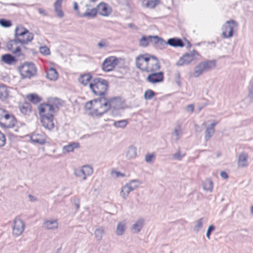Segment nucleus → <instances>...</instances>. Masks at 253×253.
Masks as SVG:
<instances>
[{
	"instance_id": "obj_55",
	"label": "nucleus",
	"mask_w": 253,
	"mask_h": 253,
	"mask_svg": "<svg viewBox=\"0 0 253 253\" xmlns=\"http://www.w3.org/2000/svg\"><path fill=\"white\" fill-rule=\"evenodd\" d=\"M5 141L6 139L4 135L0 131V147L5 145Z\"/></svg>"
},
{
	"instance_id": "obj_1",
	"label": "nucleus",
	"mask_w": 253,
	"mask_h": 253,
	"mask_svg": "<svg viewBox=\"0 0 253 253\" xmlns=\"http://www.w3.org/2000/svg\"><path fill=\"white\" fill-rule=\"evenodd\" d=\"M135 63L137 68L149 73L157 71L160 68V63L157 58L148 54L137 56L135 58Z\"/></svg>"
},
{
	"instance_id": "obj_25",
	"label": "nucleus",
	"mask_w": 253,
	"mask_h": 253,
	"mask_svg": "<svg viewBox=\"0 0 253 253\" xmlns=\"http://www.w3.org/2000/svg\"><path fill=\"white\" fill-rule=\"evenodd\" d=\"M182 133V130L181 125H177L174 129L173 132L171 134L172 140L177 142L180 138Z\"/></svg>"
},
{
	"instance_id": "obj_18",
	"label": "nucleus",
	"mask_w": 253,
	"mask_h": 253,
	"mask_svg": "<svg viewBox=\"0 0 253 253\" xmlns=\"http://www.w3.org/2000/svg\"><path fill=\"white\" fill-rule=\"evenodd\" d=\"M47 103L53 108L55 113L63 105V101L57 97L48 98Z\"/></svg>"
},
{
	"instance_id": "obj_54",
	"label": "nucleus",
	"mask_w": 253,
	"mask_h": 253,
	"mask_svg": "<svg viewBox=\"0 0 253 253\" xmlns=\"http://www.w3.org/2000/svg\"><path fill=\"white\" fill-rule=\"evenodd\" d=\"M215 230V227L213 225H210L208 228L206 233V236L208 239H210V235L212 232Z\"/></svg>"
},
{
	"instance_id": "obj_45",
	"label": "nucleus",
	"mask_w": 253,
	"mask_h": 253,
	"mask_svg": "<svg viewBox=\"0 0 253 253\" xmlns=\"http://www.w3.org/2000/svg\"><path fill=\"white\" fill-rule=\"evenodd\" d=\"M185 155V153H182L179 150H178L172 155V158L175 160L181 161Z\"/></svg>"
},
{
	"instance_id": "obj_51",
	"label": "nucleus",
	"mask_w": 253,
	"mask_h": 253,
	"mask_svg": "<svg viewBox=\"0 0 253 253\" xmlns=\"http://www.w3.org/2000/svg\"><path fill=\"white\" fill-rule=\"evenodd\" d=\"M111 174V176L114 178H117L120 177H123L125 176V173H121V172L116 171V170L112 171Z\"/></svg>"
},
{
	"instance_id": "obj_37",
	"label": "nucleus",
	"mask_w": 253,
	"mask_h": 253,
	"mask_svg": "<svg viewBox=\"0 0 253 253\" xmlns=\"http://www.w3.org/2000/svg\"><path fill=\"white\" fill-rule=\"evenodd\" d=\"M26 98L29 101L34 104H37L42 100L41 98L35 93L28 94L26 96Z\"/></svg>"
},
{
	"instance_id": "obj_61",
	"label": "nucleus",
	"mask_w": 253,
	"mask_h": 253,
	"mask_svg": "<svg viewBox=\"0 0 253 253\" xmlns=\"http://www.w3.org/2000/svg\"><path fill=\"white\" fill-rule=\"evenodd\" d=\"M148 81L152 84H154L157 83L161 82L163 81V80H148Z\"/></svg>"
},
{
	"instance_id": "obj_48",
	"label": "nucleus",
	"mask_w": 253,
	"mask_h": 253,
	"mask_svg": "<svg viewBox=\"0 0 253 253\" xmlns=\"http://www.w3.org/2000/svg\"><path fill=\"white\" fill-rule=\"evenodd\" d=\"M150 38H149V36L148 37H146L145 36L142 37L139 40V45L141 46H146L148 45Z\"/></svg>"
},
{
	"instance_id": "obj_32",
	"label": "nucleus",
	"mask_w": 253,
	"mask_h": 253,
	"mask_svg": "<svg viewBox=\"0 0 253 253\" xmlns=\"http://www.w3.org/2000/svg\"><path fill=\"white\" fill-rule=\"evenodd\" d=\"M159 3V0H142V3L145 7L154 8Z\"/></svg>"
},
{
	"instance_id": "obj_6",
	"label": "nucleus",
	"mask_w": 253,
	"mask_h": 253,
	"mask_svg": "<svg viewBox=\"0 0 253 253\" xmlns=\"http://www.w3.org/2000/svg\"><path fill=\"white\" fill-rule=\"evenodd\" d=\"M19 73L23 78H31L36 75L37 69L31 62H25L18 67Z\"/></svg>"
},
{
	"instance_id": "obj_11",
	"label": "nucleus",
	"mask_w": 253,
	"mask_h": 253,
	"mask_svg": "<svg viewBox=\"0 0 253 253\" xmlns=\"http://www.w3.org/2000/svg\"><path fill=\"white\" fill-rule=\"evenodd\" d=\"M40 117L54 116V109L47 103H42L38 107Z\"/></svg>"
},
{
	"instance_id": "obj_38",
	"label": "nucleus",
	"mask_w": 253,
	"mask_h": 253,
	"mask_svg": "<svg viewBox=\"0 0 253 253\" xmlns=\"http://www.w3.org/2000/svg\"><path fill=\"white\" fill-rule=\"evenodd\" d=\"M1 60L4 63L8 65H11L15 62L14 58L11 55L4 54L1 56Z\"/></svg>"
},
{
	"instance_id": "obj_43",
	"label": "nucleus",
	"mask_w": 253,
	"mask_h": 253,
	"mask_svg": "<svg viewBox=\"0 0 253 253\" xmlns=\"http://www.w3.org/2000/svg\"><path fill=\"white\" fill-rule=\"evenodd\" d=\"M20 110L22 113L27 115L31 112V106L29 104L26 103L20 107Z\"/></svg>"
},
{
	"instance_id": "obj_26",
	"label": "nucleus",
	"mask_w": 253,
	"mask_h": 253,
	"mask_svg": "<svg viewBox=\"0 0 253 253\" xmlns=\"http://www.w3.org/2000/svg\"><path fill=\"white\" fill-rule=\"evenodd\" d=\"M166 44H169L170 46L174 47H182L184 46V44L182 41L180 39L176 38L169 39L167 41Z\"/></svg>"
},
{
	"instance_id": "obj_49",
	"label": "nucleus",
	"mask_w": 253,
	"mask_h": 253,
	"mask_svg": "<svg viewBox=\"0 0 253 253\" xmlns=\"http://www.w3.org/2000/svg\"><path fill=\"white\" fill-rule=\"evenodd\" d=\"M155 96V92L150 89L145 91L144 97L146 100H150Z\"/></svg>"
},
{
	"instance_id": "obj_15",
	"label": "nucleus",
	"mask_w": 253,
	"mask_h": 253,
	"mask_svg": "<svg viewBox=\"0 0 253 253\" xmlns=\"http://www.w3.org/2000/svg\"><path fill=\"white\" fill-rule=\"evenodd\" d=\"M97 11L100 15L106 17L110 14L112 9L106 3L101 2L97 6Z\"/></svg>"
},
{
	"instance_id": "obj_56",
	"label": "nucleus",
	"mask_w": 253,
	"mask_h": 253,
	"mask_svg": "<svg viewBox=\"0 0 253 253\" xmlns=\"http://www.w3.org/2000/svg\"><path fill=\"white\" fill-rule=\"evenodd\" d=\"M194 108L193 104H189L185 107V110L187 112L191 113L194 110Z\"/></svg>"
},
{
	"instance_id": "obj_5",
	"label": "nucleus",
	"mask_w": 253,
	"mask_h": 253,
	"mask_svg": "<svg viewBox=\"0 0 253 253\" xmlns=\"http://www.w3.org/2000/svg\"><path fill=\"white\" fill-rule=\"evenodd\" d=\"M89 84V88L96 95H103L106 92L108 84L106 80H93Z\"/></svg>"
},
{
	"instance_id": "obj_13",
	"label": "nucleus",
	"mask_w": 253,
	"mask_h": 253,
	"mask_svg": "<svg viewBox=\"0 0 253 253\" xmlns=\"http://www.w3.org/2000/svg\"><path fill=\"white\" fill-rule=\"evenodd\" d=\"M145 224V220L139 218L134 221L130 227V231L132 234H137L141 231Z\"/></svg>"
},
{
	"instance_id": "obj_64",
	"label": "nucleus",
	"mask_w": 253,
	"mask_h": 253,
	"mask_svg": "<svg viewBox=\"0 0 253 253\" xmlns=\"http://www.w3.org/2000/svg\"><path fill=\"white\" fill-rule=\"evenodd\" d=\"M74 9L76 10H78V4H77V2H75L74 3Z\"/></svg>"
},
{
	"instance_id": "obj_63",
	"label": "nucleus",
	"mask_w": 253,
	"mask_h": 253,
	"mask_svg": "<svg viewBox=\"0 0 253 253\" xmlns=\"http://www.w3.org/2000/svg\"><path fill=\"white\" fill-rule=\"evenodd\" d=\"M28 196L30 199V200L32 202L35 201L37 200V199L35 197H34V196H33L31 195H29Z\"/></svg>"
},
{
	"instance_id": "obj_57",
	"label": "nucleus",
	"mask_w": 253,
	"mask_h": 253,
	"mask_svg": "<svg viewBox=\"0 0 253 253\" xmlns=\"http://www.w3.org/2000/svg\"><path fill=\"white\" fill-rule=\"evenodd\" d=\"M92 76L90 73H86L80 76V78L83 79H91Z\"/></svg>"
},
{
	"instance_id": "obj_7",
	"label": "nucleus",
	"mask_w": 253,
	"mask_h": 253,
	"mask_svg": "<svg viewBox=\"0 0 253 253\" xmlns=\"http://www.w3.org/2000/svg\"><path fill=\"white\" fill-rule=\"evenodd\" d=\"M199 54L195 50H192L183 55L176 62L178 66H183L189 64L192 62L200 59Z\"/></svg>"
},
{
	"instance_id": "obj_53",
	"label": "nucleus",
	"mask_w": 253,
	"mask_h": 253,
	"mask_svg": "<svg viewBox=\"0 0 253 253\" xmlns=\"http://www.w3.org/2000/svg\"><path fill=\"white\" fill-rule=\"evenodd\" d=\"M155 155L154 154H147L145 157V161L147 163H152L155 158Z\"/></svg>"
},
{
	"instance_id": "obj_27",
	"label": "nucleus",
	"mask_w": 253,
	"mask_h": 253,
	"mask_svg": "<svg viewBox=\"0 0 253 253\" xmlns=\"http://www.w3.org/2000/svg\"><path fill=\"white\" fill-rule=\"evenodd\" d=\"M202 187L204 191L211 193L213 191V183L211 179H206L202 183Z\"/></svg>"
},
{
	"instance_id": "obj_14",
	"label": "nucleus",
	"mask_w": 253,
	"mask_h": 253,
	"mask_svg": "<svg viewBox=\"0 0 253 253\" xmlns=\"http://www.w3.org/2000/svg\"><path fill=\"white\" fill-rule=\"evenodd\" d=\"M248 154L245 152H242L239 154L237 159V166L239 168H244L248 167Z\"/></svg>"
},
{
	"instance_id": "obj_59",
	"label": "nucleus",
	"mask_w": 253,
	"mask_h": 253,
	"mask_svg": "<svg viewBox=\"0 0 253 253\" xmlns=\"http://www.w3.org/2000/svg\"><path fill=\"white\" fill-rule=\"evenodd\" d=\"M220 175L222 178L224 179H227L228 177L227 173L223 171H222L220 172Z\"/></svg>"
},
{
	"instance_id": "obj_50",
	"label": "nucleus",
	"mask_w": 253,
	"mask_h": 253,
	"mask_svg": "<svg viewBox=\"0 0 253 253\" xmlns=\"http://www.w3.org/2000/svg\"><path fill=\"white\" fill-rule=\"evenodd\" d=\"M40 52L42 55L48 56L50 54L49 49L46 46H42L39 48Z\"/></svg>"
},
{
	"instance_id": "obj_58",
	"label": "nucleus",
	"mask_w": 253,
	"mask_h": 253,
	"mask_svg": "<svg viewBox=\"0 0 253 253\" xmlns=\"http://www.w3.org/2000/svg\"><path fill=\"white\" fill-rule=\"evenodd\" d=\"M4 114H7L4 110L0 109V122H2L4 120Z\"/></svg>"
},
{
	"instance_id": "obj_19",
	"label": "nucleus",
	"mask_w": 253,
	"mask_h": 253,
	"mask_svg": "<svg viewBox=\"0 0 253 253\" xmlns=\"http://www.w3.org/2000/svg\"><path fill=\"white\" fill-rule=\"evenodd\" d=\"M16 121L14 117L8 114H4V120L0 122V124L3 127H12L15 125Z\"/></svg>"
},
{
	"instance_id": "obj_28",
	"label": "nucleus",
	"mask_w": 253,
	"mask_h": 253,
	"mask_svg": "<svg viewBox=\"0 0 253 253\" xmlns=\"http://www.w3.org/2000/svg\"><path fill=\"white\" fill-rule=\"evenodd\" d=\"M79 147V143L72 142L67 145L64 146L62 148V152L64 154H67L69 152H73L75 149L78 148Z\"/></svg>"
},
{
	"instance_id": "obj_30",
	"label": "nucleus",
	"mask_w": 253,
	"mask_h": 253,
	"mask_svg": "<svg viewBox=\"0 0 253 253\" xmlns=\"http://www.w3.org/2000/svg\"><path fill=\"white\" fill-rule=\"evenodd\" d=\"M164 73L162 71H157L150 72L146 79H163Z\"/></svg>"
},
{
	"instance_id": "obj_31",
	"label": "nucleus",
	"mask_w": 253,
	"mask_h": 253,
	"mask_svg": "<svg viewBox=\"0 0 253 253\" xmlns=\"http://www.w3.org/2000/svg\"><path fill=\"white\" fill-rule=\"evenodd\" d=\"M132 190L126 183L123 186L120 191V196L124 200H126L128 197L130 192Z\"/></svg>"
},
{
	"instance_id": "obj_10",
	"label": "nucleus",
	"mask_w": 253,
	"mask_h": 253,
	"mask_svg": "<svg viewBox=\"0 0 253 253\" xmlns=\"http://www.w3.org/2000/svg\"><path fill=\"white\" fill-rule=\"evenodd\" d=\"M25 224L19 217H16L13 220L12 226V235L14 237L21 235L24 231Z\"/></svg>"
},
{
	"instance_id": "obj_21",
	"label": "nucleus",
	"mask_w": 253,
	"mask_h": 253,
	"mask_svg": "<svg viewBox=\"0 0 253 253\" xmlns=\"http://www.w3.org/2000/svg\"><path fill=\"white\" fill-rule=\"evenodd\" d=\"M46 138V135L42 133H34L31 136V139L33 142L41 145L45 143Z\"/></svg>"
},
{
	"instance_id": "obj_52",
	"label": "nucleus",
	"mask_w": 253,
	"mask_h": 253,
	"mask_svg": "<svg viewBox=\"0 0 253 253\" xmlns=\"http://www.w3.org/2000/svg\"><path fill=\"white\" fill-rule=\"evenodd\" d=\"M97 0H83V2L86 7H91Z\"/></svg>"
},
{
	"instance_id": "obj_22",
	"label": "nucleus",
	"mask_w": 253,
	"mask_h": 253,
	"mask_svg": "<svg viewBox=\"0 0 253 253\" xmlns=\"http://www.w3.org/2000/svg\"><path fill=\"white\" fill-rule=\"evenodd\" d=\"M137 156V148L133 145H130L126 152V157L128 160L135 159Z\"/></svg>"
},
{
	"instance_id": "obj_2",
	"label": "nucleus",
	"mask_w": 253,
	"mask_h": 253,
	"mask_svg": "<svg viewBox=\"0 0 253 253\" xmlns=\"http://www.w3.org/2000/svg\"><path fill=\"white\" fill-rule=\"evenodd\" d=\"M85 109L89 111V114L93 116L100 117L109 110L107 98L101 96L86 103Z\"/></svg>"
},
{
	"instance_id": "obj_24",
	"label": "nucleus",
	"mask_w": 253,
	"mask_h": 253,
	"mask_svg": "<svg viewBox=\"0 0 253 253\" xmlns=\"http://www.w3.org/2000/svg\"><path fill=\"white\" fill-rule=\"evenodd\" d=\"M63 0H56L54 4V10L56 15L60 18L64 17V14L61 9Z\"/></svg>"
},
{
	"instance_id": "obj_35",
	"label": "nucleus",
	"mask_w": 253,
	"mask_h": 253,
	"mask_svg": "<svg viewBox=\"0 0 253 253\" xmlns=\"http://www.w3.org/2000/svg\"><path fill=\"white\" fill-rule=\"evenodd\" d=\"M87 7L84 13L82 14V17H93L96 14L97 9L93 7Z\"/></svg>"
},
{
	"instance_id": "obj_47",
	"label": "nucleus",
	"mask_w": 253,
	"mask_h": 253,
	"mask_svg": "<svg viewBox=\"0 0 253 253\" xmlns=\"http://www.w3.org/2000/svg\"><path fill=\"white\" fill-rule=\"evenodd\" d=\"M0 25L3 28H9L12 26V23L9 20L0 19Z\"/></svg>"
},
{
	"instance_id": "obj_36",
	"label": "nucleus",
	"mask_w": 253,
	"mask_h": 253,
	"mask_svg": "<svg viewBox=\"0 0 253 253\" xmlns=\"http://www.w3.org/2000/svg\"><path fill=\"white\" fill-rule=\"evenodd\" d=\"M46 76L48 79H57L58 76L57 71L54 68H50L48 71L46 72Z\"/></svg>"
},
{
	"instance_id": "obj_4",
	"label": "nucleus",
	"mask_w": 253,
	"mask_h": 253,
	"mask_svg": "<svg viewBox=\"0 0 253 253\" xmlns=\"http://www.w3.org/2000/svg\"><path fill=\"white\" fill-rule=\"evenodd\" d=\"M238 28V23L233 19L226 21L221 27V34L224 39H231Z\"/></svg>"
},
{
	"instance_id": "obj_23",
	"label": "nucleus",
	"mask_w": 253,
	"mask_h": 253,
	"mask_svg": "<svg viewBox=\"0 0 253 253\" xmlns=\"http://www.w3.org/2000/svg\"><path fill=\"white\" fill-rule=\"evenodd\" d=\"M127 221L126 220H124L119 221L117 225L116 234L118 236L123 235L126 228Z\"/></svg>"
},
{
	"instance_id": "obj_34",
	"label": "nucleus",
	"mask_w": 253,
	"mask_h": 253,
	"mask_svg": "<svg viewBox=\"0 0 253 253\" xmlns=\"http://www.w3.org/2000/svg\"><path fill=\"white\" fill-rule=\"evenodd\" d=\"M248 94L246 99L249 103L253 102V80H251L248 87Z\"/></svg>"
},
{
	"instance_id": "obj_39",
	"label": "nucleus",
	"mask_w": 253,
	"mask_h": 253,
	"mask_svg": "<svg viewBox=\"0 0 253 253\" xmlns=\"http://www.w3.org/2000/svg\"><path fill=\"white\" fill-rule=\"evenodd\" d=\"M9 95V91L5 86L0 85V99L4 100L7 98Z\"/></svg>"
},
{
	"instance_id": "obj_46",
	"label": "nucleus",
	"mask_w": 253,
	"mask_h": 253,
	"mask_svg": "<svg viewBox=\"0 0 253 253\" xmlns=\"http://www.w3.org/2000/svg\"><path fill=\"white\" fill-rule=\"evenodd\" d=\"M204 71L203 69H202L200 64L197 66L195 69L194 71L192 74L193 78H198L200 75H201L203 72Z\"/></svg>"
},
{
	"instance_id": "obj_60",
	"label": "nucleus",
	"mask_w": 253,
	"mask_h": 253,
	"mask_svg": "<svg viewBox=\"0 0 253 253\" xmlns=\"http://www.w3.org/2000/svg\"><path fill=\"white\" fill-rule=\"evenodd\" d=\"M90 81V80H81V83L84 86H86L87 85L89 86ZM91 83V82H90V83Z\"/></svg>"
},
{
	"instance_id": "obj_12",
	"label": "nucleus",
	"mask_w": 253,
	"mask_h": 253,
	"mask_svg": "<svg viewBox=\"0 0 253 253\" xmlns=\"http://www.w3.org/2000/svg\"><path fill=\"white\" fill-rule=\"evenodd\" d=\"M107 102L109 106V110L110 108L115 110L124 108V101L120 97L107 98Z\"/></svg>"
},
{
	"instance_id": "obj_44",
	"label": "nucleus",
	"mask_w": 253,
	"mask_h": 253,
	"mask_svg": "<svg viewBox=\"0 0 253 253\" xmlns=\"http://www.w3.org/2000/svg\"><path fill=\"white\" fill-rule=\"evenodd\" d=\"M199 64L204 71L209 70L214 66V64L211 62H202Z\"/></svg>"
},
{
	"instance_id": "obj_16",
	"label": "nucleus",
	"mask_w": 253,
	"mask_h": 253,
	"mask_svg": "<svg viewBox=\"0 0 253 253\" xmlns=\"http://www.w3.org/2000/svg\"><path fill=\"white\" fill-rule=\"evenodd\" d=\"M58 222L56 219H44L42 223V227L47 230H55L58 228Z\"/></svg>"
},
{
	"instance_id": "obj_9",
	"label": "nucleus",
	"mask_w": 253,
	"mask_h": 253,
	"mask_svg": "<svg viewBox=\"0 0 253 253\" xmlns=\"http://www.w3.org/2000/svg\"><path fill=\"white\" fill-rule=\"evenodd\" d=\"M93 172V168L89 165H84L81 168L74 170V174L83 180H85L87 177L92 175Z\"/></svg>"
},
{
	"instance_id": "obj_17",
	"label": "nucleus",
	"mask_w": 253,
	"mask_h": 253,
	"mask_svg": "<svg viewBox=\"0 0 253 253\" xmlns=\"http://www.w3.org/2000/svg\"><path fill=\"white\" fill-rule=\"evenodd\" d=\"M54 116L40 117V121L44 128L50 130L53 128L54 125L53 122Z\"/></svg>"
},
{
	"instance_id": "obj_41",
	"label": "nucleus",
	"mask_w": 253,
	"mask_h": 253,
	"mask_svg": "<svg viewBox=\"0 0 253 253\" xmlns=\"http://www.w3.org/2000/svg\"><path fill=\"white\" fill-rule=\"evenodd\" d=\"M150 40L153 42L155 44H159L161 45L164 46L166 45V42L163 40L162 38L158 37V36H149Z\"/></svg>"
},
{
	"instance_id": "obj_3",
	"label": "nucleus",
	"mask_w": 253,
	"mask_h": 253,
	"mask_svg": "<svg viewBox=\"0 0 253 253\" xmlns=\"http://www.w3.org/2000/svg\"><path fill=\"white\" fill-rule=\"evenodd\" d=\"M14 37L15 42L25 44L33 40L34 35L22 25H18L15 29Z\"/></svg>"
},
{
	"instance_id": "obj_40",
	"label": "nucleus",
	"mask_w": 253,
	"mask_h": 253,
	"mask_svg": "<svg viewBox=\"0 0 253 253\" xmlns=\"http://www.w3.org/2000/svg\"><path fill=\"white\" fill-rule=\"evenodd\" d=\"M142 182L138 179H133L126 183V185L133 191L138 188Z\"/></svg>"
},
{
	"instance_id": "obj_8",
	"label": "nucleus",
	"mask_w": 253,
	"mask_h": 253,
	"mask_svg": "<svg viewBox=\"0 0 253 253\" xmlns=\"http://www.w3.org/2000/svg\"><path fill=\"white\" fill-rule=\"evenodd\" d=\"M119 60L120 59L115 56H110L106 58L102 63V70L106 72L113 71L118 64Z\"/></svg>"
},
{
	"instance_id": "obj_33",
	"label": "nucleus",
	"mask_w": 253,
	"mask_h": 253,
	"mask_svg": "<svg viewBox=\"0 0 253 253\" xmlns=\"http://www.w3.org/2000/svg\"><path fill=\"white\" fill-rule=\"evenodd\" d=\"M94 234L96 241H100L102 240L104 234V228L99 227L95 229Z\"/></svg>"
},
{
	"instance_id": "obj_62",
	"label": "nucleus",
	"mask_w": 253,
	"mask_h": 253,
	"mask_svg": "<svg viewBox=\"0 0 253 253\" xmlns=\"http://www.w3.org/2000/svg\"><path fill=\"white\" fill-rule=\"evenodd\" d=\"M20 51H21L20 48L19 47H16L14 50H13L12 51V52L14 53H20Z\"/></svg>"
},
{
	"instance_id": "obj_20",
	"label": "nucleus",
	"mask_w": 253,
	"mask_h": 253,
	"mask_svg": "<svg viewBox=\"0 0 253 253\" xmlns=\"http://www.w3.org/2000/svg\"><path fill=\"white\" fill-rule=\"evenodd\" d=\"M217 123L218 122L216 121H213L209 126L206 127L204 136L206 141L209 140L214 134L215 132L214 127Z\"/></svg>"
},
{
	"instance_id": "obj_42",
	"label": "nucleus",
	"mask_w": 253,
	"mask_h": 253,
	"mask_svg": "<svg viewBox=\"0 0 253 253\" xmlns=\"http://www.w3.org/2000/svg\"><path fill=\"white\" fill-rule=\"evenodd\" d=\"M128 124V121L126 120H122L115 121L113 123V126L116 128H125Z\"/></svg>"
},
{
	"instance_id": "obj_29",
	"label": "nucleus",
	"mask_w": 253,
	"mask_h": 253,
	"mask_svg": "<svg viewBox=\"0 0 253 253\" xmlns=\"http://www.w3.org/2000/svg\"><path fill=\"white\" fill-rule=\"evenodd\" d=\"M206 222V219L204 217H201L195 222V225L193 228V231L195 233H198L203 228V224Z\"/></svg>"
}]
</instances>
